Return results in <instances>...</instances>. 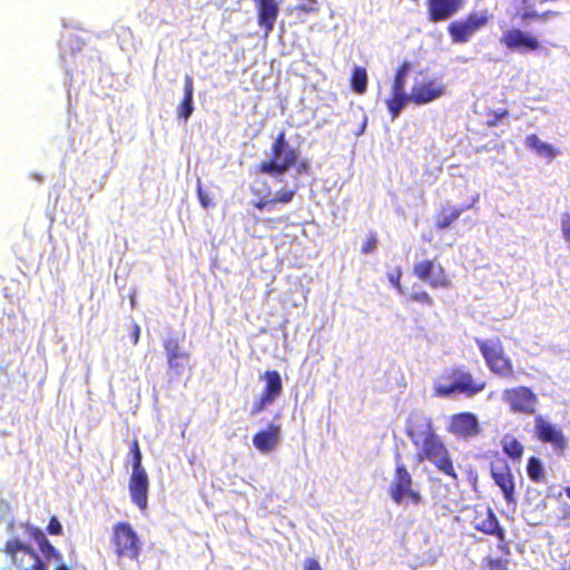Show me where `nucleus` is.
<instances>
[{
  "label": "nucleus",
  "mask_w": 570,
  "mask_h": 570,
  "mask_svg": "<svg viewBox=\"0 0 570 570\" xmlns=\"http://www.w3.org/2000/svg\"><path fill=\"white\" fill-rule=\"evenodd\" d=\"M405 434L417 449L415 462H431L435 469L452 480H458V473L449 449L435 432L431 417L422 412H412L405 422Z\"/></svg>",
  "instance_id": "obj_1"
},
{
  "label": "nucleus",
  "mask_w": 570,
  "mask_h": 570,
  "mask_svg": "<svg viewBox=\"0 0 570 570\" xmlns=\"http://www.w3.org/2000/svg\"><path fill=\"white\" fill-rule=\"evenodd\" d=\"M487 387L485 381H478L473 374L461 367L444 371L434 385V394L440 397H449L453 394H463L472 397Z\"/></svg>",
  "instance_id": "obj_2"
},
{
  "label": "nucleus",
  "mask_w": 570,
  "mask_h": 570,
  "mask_svg": "<svg viewBox=\"0 0 570 570\" xmlns=\"http://www.w3.org/2000/svg\"><path fill=\"white\" fill-rule=\"evenodd\" d=\"M298 150L286 140L284 130L279 131L271 146V157L257 166V171L271 176H281L293 168L298 159Z\"/></svg>",
  "instance_id": "obj_3"
},
{
  "label": "nucleus",
  "mask_w": 570,
  "mask_h": 570,
  "mask_svg": "<svg viewBox=\"0 0 570 570\" xmlns=\"http://www.w3.org/2000/svg\"><path fill=\"white\" fill-rule=\"evenodd\" d=\"M132 472L128 481L130 499L140 511L148 507L149 479L142 466V454L138 440H132L130 448Z\"/></svg>",
  "instance_id": "obj_4"
},
{
  "label": "nucleus",
  "mask_w": 570,
  "mask_h": 570,
  "mask_svg": "<svg viewBox=\"0 0 570 570\" xmlns=\"http://www.w3.org/2000/svg\"><path fill=\"white\" fill-rule=\"evenodd\" d=\"M475 343L491 373L505 379L515 377L513 363L505 354L503 344L499 337L493 340L475 338Z\"/></svg>",
  "instance_id": "obj_5"
},
{
  "label": "nucleus",
  "mask_w": 570,
  "mask_h": 570,
  "mask_svg": "<svg viewBox=\"0 0 570 570\" xmlns=\"http://www.w3.org/2000/svg\"><path fill=\"white\" fill-rule=\"evenodd\" d=\"M111 544L118 559L137 561L141 553L142 543L127 521H119L112 527Z\"/></svg>",
  "instance_id": "obj_6"
},
{
  "label": "nucleus",
  "mask_w": 570,
  "mask_h": 570,
  "mask_svg": "<svg viewBox=\"0 0 570 570\" xmlns=\"http://www.w3.org/2000/svg\"><path fill=\"white\" fill-rule=\"evenodd\" d=\"M2 552L18 570H47L45 561L36 550L19 538L8 539Z\"/></svg>",
  "instance_id": "obj_7"
},
{
  "label": "nucleus",
  "mask_w": 570,
  "mask_h": 570,
  "mask_svg": "<svg viewBox=\"0 0 570 570\" xmlns=\"http://www.w3.org/2000/svg\"><path fill=\"white\" fill-rule=\"evenodd\" d=\"M471 524L475 531L494 537L498 541L497 549L499 552L509 553L505 529L500 524L498 517L490 507L475 510Z\"/></svg>",
  "instance_id": "obj_8"
},
{
  "label": "nucleus",
  "mask_w": 570,
  "mask_h": 570,
  "mask_svg": "<svg viewBox=\"0 0 570 570\" xmlns=\"http://www.w3.org/2000/svg\"><path fill=\"white\" fill-rule=\"evenodd\" d=\"M492 14L488 11L470 12L464 19L450 22L446 27L451 42L455 45L466 43L482 28H484Z\"/></svg>",
  "instance_id": "obj_9"
},
{
  "label": "nucleus",
  "mask_w": 570,
  "mask_h": 570,
  "mask_svg": "<svg viewBox=\"0 0 570 570\" xmlns=\"http://www.w3.org/2000/svg\"><path fill=\"white\" fill-rule=\"evenodd\" d=\"M501 397L511 413L528 416L537 413L539 399L529 386L518 385L504 389Z\"/></svg>",
  "instance_id": "obj_10"
},
{
  "label": "nucleus",
  "mask_w": 570,
  "mask_h": 570,
  "mask_svg": "<svg viewBox=\"0 0 570 570\" xmlns=\"http://www.w3.org/2000/svg\"><path fill=\"white\" fill-rule=\"evenodd\" d=\"M412 485L413 480L406 466L402 462L397 463L393 482L389 489L391 499L397 504L402 503L404 499H409L413 504H419L422 497Z\"/></svg>",
  "instance_id": "obj_11"
},
{
  "label": "nucleus",
  "mask_w": 570,
  "mask_h": 570,
  "mask_svg": "<svg viewBox=\"0 0 570 570\" xmlns=\"http://www.w3.org/2000/svg\"><path fill=\"white\" fill-rule=\"evenodd\" d=\"M534 435L541 443L550 444L558 455H563L568 448V440L562 430L541 414L534 416Z\"/></svg>",
  "instance_id": "obj_12"
},
{
  "label": "nucleus",
  "mask_w": 570,
  "mask_h": 570,
  "mask_svg": "<svg viewBox=\"0 0 570 570\" xmlns=\"http://www.w3.org/2000/svg\"><path fill=\"white\" fill-rule=\"evenodd\" d=\"M413 274L433 289L451 286V279L445 268L441 264H436L434 259H423L415 263Z\"/></svg>",
  "instance_id": "obj_13"
},
{
  "label": "nucleus",
  "mask_w": 570,
  "mask_h": 570,
  "mask_svg": "<svg viewBox=\"0 0 570 570\" xmlns=\"http://www.w3.org/2000/svg\"><path fill=\"white\" fill-rule=\"evenodd\" d=\"M491 478L502 492L503 499L508 504H515V481L512 469L504 461L500 460L490 466Z\"/></svg>",
  "instance_id": "obj_14"
},
{
  "label": "nucleus",
  "mask_w": 570,
  "mask_h": 570,
  "mask_svg": "<svg viewBox=\"0 0 570 570\" xmlns=\"http://www.w3.org/2000/svg\"><path fill=\"white\" fill-rule=\"evenodd\" d=\"M446 431L461 439H470L480 433V424L475 414L460 412L450 416Z\"/></svg>",
  "instance_id": "obj_15"
},
{
  "label": "nucleus",
  "mask_w": 570,
  "mask_h": 570,
  "mask_svg": "<svg viewBox=\"0 0 570 570\" xmlns=\"http://www.w3.org/2000/svg\"><path fill=\"white\" fill-rule=\"evenodd\" d=\"M446 86L438 79H429L412 86L410 98L415 105H426L445 95Z\"/></svg>",
  "instance_id": "obj_16"
},
{
  "label": "nucleus",
  "mask_w": 570,
  "mask_h": 570,
  "mask_svg": "<svg viewBox=\"0 0 570 570\" xmlns=\"http://www.w3.org/2000/svg\"><path fill=\"white\" fill-rule=\"evenodd\" d=\"M501 43L509 50H527L537 51L540 42L532 33L522 31L519 28H510L505 30L500 39Z\"/></svg>",
  "instance_id": "obj_17"
},
{
  "label": "nucleus",
  "mask_w": 570,
  "mask_h": 570,
  "mask_svg": "<svg viewBox=\"0 0 570 570\" xmlns=\"http://www.w3.org/2000/svg\"><path fill=\"white\" fill-rule=\"evenodd\" d=\"M464 6V0H426L428 19L441 22L456 14Z\"/></svg>",
  "instance_id": "obj_18"
},
{
  "label": "nucleus",
  "mask_w": 570,
  "mask_h": 570,
  "mask_svg": "<svg viewBox=\"0 0 570 570\" xmlns=\"http://www.w3.org/2000/svg\"><path fill=\"white\" fill-rule=\"evenodd\" d=\"M257 11V23L263 28L265 36H268L275 27L279 14L277 0H253Z\"/></svg>",
  "instance_id": "obj_19"
},
{
  "label": "nucleus",
  "mask_w": 570,
  "mask_h": 570,
  "mask_svg": "<svg viewBox=\"0 0 570 570\" xmlns=\"http://www.w3.org/2000/svg\"><path fill=\"white\" fill-rule=\"evenodd\" d=\"M281 436V426L278 424H268L266 430L258 431L253 436L254 446L263 453L273 451Z\"/></svg>",
  "instance_id": "obj_20"
},
{
  "label": "nucleus",
  "mask_w": 570,
  "mask_h": 570,
  "mask_svg": "<svg viewBox=\"0 0 570 570\" xmlns=\"http://www.w3.org/2000/svg\"><path fill=\"white\" fill-rule=\"evenodd\" d=\"M164 348L167 355L168 366L179 374L183 367V362L187 361L189 354L185 351L177 338H167L164 341Z\"/></svg>",
  "instance_id": "obj_21"
},
{
  "label": "nucleus",
  "mask_w": 570,
  "mask_h": 570,
  "mask_svg": "<svg viewBox=\"0 0 570 570\" xmlns=\"http://www.w3.org/2000/svg\"><path fill=\"white\" fill-rule=\"evenodd\" d=\"M194 80L191 76L186 75L184 78V98L177 107L178 118L188 120L194 111Z\"/></svg>",
  "instance_id": "obj_22"
},
{
  "label": "nucleus",
  "mask_w": 570,
  "mask_h": 570,
  "mask_svg": "<svg viewBox=\"0 0 570 570\" xmlns=\"http://www.w3.org/2000/svg\"><path fill=\"white\" fill-rule=\"evenodd\" d=\"M468 206H446L442 207L435 215V227L439 230H443L449 228L455 220L459 219V217L462 215V213L468 209Z\"/></svg>",
  "instance_id": "obj_23"
},
{
  "label": "nucleus",
  "mask_w": 570,
  "mask_h": 570,
  "mask_svg": "<svg viewBox=\"0 0 570 570\" xmlns=\"http://www.w3.org/2000/svg\"><path fill=\"white\" fill-rule=\"evenodd\" d=\"M525 145L528 148L534 150L538 156L548 160H552L558 154V150L553 146L541 141L535 134L525 137Z\"/></svg>",
  "instance_id": "obj_24"
},
{
  "label": "nucleus",
  "mask_w": 570,
  "mask_h": 570,
  "mask_svg": "<svg viewBox=\"0 0 570 570\" xmlns=\"http://www.w3.org/2000/svg\"><path fill=\"white\" fill-rule=\"evenodd\" d=\"M263 379L265 380V386L262 394L275 401L283 391L279 373L277 371H266L263 374Z\"/></svg>",
  "instance_id": "obj_25"
},
{
  "label": "nucleus",
  "mask_w": 570,
  "mask_h": 570,
  "mask_svg": "<svg viewBox=\"0 0 570 570\" xmlns=\"http://www.w3.org/2000/svg\"><path fill=\"white\" fill-rule=\"evenodd\" d=\"M410 101V94L391 90V97L386 99V107L390 111L391 119H396L403 107Z\"/></svg>",
  "instance_id": "obj_26"
},
{
  "label": "nucleus",
  "mask_w": 570,
  "mask_h": 570,
  "mask_svg": "<svg viewBox=\"0 0 570 570\" xmlns=\"http://www.w3.org/2000/svg\"><path fill=\"white\" fill-rule=\"evenodd\" d=\"M499 557L491 554L485 556L481 561V570H509L511 548L509 547V553L499 552Z\"/></svg>",
  "instance_id": "obj_27"
},
{
  "label": "nucleus",
  "mask_w": 570,
  "mask_h": 570,
  "mask_svg": "<svg viewBox=\"0 0 570 570\" xmlns=\"http://www.w3.org/2000/svg\"><path fill=\"white\" fill-rule=\"evenodd\" d=\"M352 90L357 95L365 94L367 89L368 77L364 67H355L351 76Z\"/></svg>",
  "instance_id": "obj_28"
},
{
  "label": "nucleus",
  "mask_w": 570,
  "mask_h": 570,
  "mask_svg": "<svg viewBox=\"0 0 570 570\" xmlns=\"http://www.w3.org/2000/svg\"><path fill=\"white\" fill-rule=\"evenodd\" d=\"M527 474L534 483H543L546 481V471L539 458L530 456L528 459Z\"/></svg>",
  "instance_id": "obj_29"
},
{
  "label": "nucleus",
  "mask_w": 570,
  "mask_h": 570,
  "mask_svg": "<svg viewBox=\"0 0 570 570\" xmlns=\"http://www.w3.org/2000/svg\"><path fill=\"white\" fill-rule=\"evenodd\" d=\"M502 450L513 461H519L524 452V448L520 441L513 436H508L502 440Z\"/></svg>",
  "instance_id": "obj_30"
},
{
  "label": "nucleus",
  "mask_w": 570,
  "mask_h": 570,
  "mask_svg": "<svg viewBox=\"0 0 570 570\" xmlns=\"http://www.w3.org/2000/svg\"><path fill=\"white\" fill-rule=\"evenodd\" d=\"M411 63L409 61H403L396 69L392 90L405 92L406 78L411 71Z\"/></svg>",
  "instance_id": "obj_31"
},
{
  "label": "nucleus",
  "mask_w": 570,
  "mask_h": 570,
  "mask_svg": "<svg viewBox=\"0 0 570 570\" xmlns=\"http://www.w3.org/2000/svg\"><path fill=\"white\" fill-rule=\"evenodd\" d=\"M412 303H419L420 305L425 307L434 306L433 297L423 288H413L412 292L407 295V297L405 298L406 306L409 307Z\"/></svg>",
  "instance_id": "obj_32"
},
{
  "label": "nucleus",
  "mask_w": 570,
  "mask_h": 570,
  "mask_svg": "<svg viewBox=\"0 0 570 570\" xmlns=\"http://www.w3.org/2000/svg\"><path fill=\"white\" fill-rule=\"evenodd\" d=\"M293 11L303 14H316L320 12L321 4L318 0H296Z\"/></svg>",
  "instance_id": "obj_33"
},
{
  "label": "nucleus",
  "mask_w": 570,
  "mask_h": 570,
  "mask_svg": "<svg viewBox=\"0 0 570 570\" xmlns=\"http://www.w3.org/2000/svg\"><path fill=\"white\" fill-rule=\"evenodd\" d=\"M39 550L47 560L53 559L57 562L63 560L61 552L48 539L39 546Z\"/></svg>",
  "instance_id": "obj_34"
},
{
  "label": "nucleus",
  "mask_w": 570,
  "mask_h": 570,
  "mask_svg": "<svg viewBox=\"0 0 570 570\" xmlns=\"http://www.w3.org/2000/svg\"><path fill=\"white\" fill-rule=\"evenodd\" d=\"M401 278H402L401 267H396L394 271H392L387 274V279L391 283V285L395 288V291L399 294L403 295L405 293V289L401 283Z\"/></svg>",
  "instance_id": "obj_35"
},
{
  "label": "nucleus",
  "mask_w": 570,
  "mask_h": 570,
  "mask_svg": "<svg viewBox=\"0 0 570 570\" xmlns=\"http://www.w3.org/2000/svg\"><path fill=\"white\" fill-rule=\"evenodd\" d=\"M377 234L375 232H370L361 248V253L364 255L374 253L377 249Z\"/></svg>",
  "instance_id": "obj_36"
},
{
  "label": "nucleus",
  "mask_w": 570,
  "mask_h": 570,
  "mask_svg": "<svg viewBox=\"0 0 570 570\" xmlns=\"http://www.w3.org/2000/svg\"><path fill=\"white\" fill-rule=\"evenodd\" d=\"M23 528L27 531V533L37 542L38 547L48 539L46 537V533L39 527L32 525L30 523H24Z\"/></svg>",
  "instance_id": "obj_37"
},
{
  "label": "nucleus",
  "mask_w": 570,
  "mask_h": 570,
  "mask_svg": "<svg viewBox=\"0 0 570 570\" xmlns=\"http://www.w3.org/2000/svg\"><path fill=\"white\" fill-rule=\"evenodd\" d=\"M46 532L50 535H61L63 533V528L56 515L50 518Z\"/></svg>",
  "instance_id": "obj_38"
},
{
  "label": "nucleus",
  "mask_w": 570,
  "mask_h": 570,
  "mask_svg": "<svg viewBox=\"0 0 570 570\" xmlns=\"http://www.w3.org/2000/svg\"><path fill=\"white\" fill-rule=\"evenodd\" d=\"M197 196L200 205L204 208H209L214 206V203L212 202L210 197L208 196V193L203 189L202 181L198 179L197 181Z\"/></svg>",
  "instance_id": "obj_39"
},
{
  "label": "nucleus",
  "mask_w": 570,
  "mask_h": 570,
  "mask_svg": "<svg viewBox=\"0 0 570 570\" xmlns=\"http://www.w3.org/2000/svg\"><path fill=\"white\" fill-rule=\"evenodd\" d=\"M294 196H295V190H292V189L279 190L276 194V196L273 197L274 205L276 203L288 204L293 200Z\"/></svg>",
  "instance_id": "obj_40"
},
{
  "label": "nucleus",
  "mask_w": 570,
  "mask_h": 570,
  "mask_svg": "<svg viewBox=\"0 0 570 570\" xmlns=\"http://www.w3.org/2000/svg\"><path fill=\"white\" fill-rule=\"evenodd\" d=\"M274 400H272L271 397L262 394L259 400L253 405L252 407V414L253 415H256L258 414L259 412H262L268 404L273 403Z\"/></svg>",
  "instance_id": "obj_41"
},
{
  "label": "nucleus",
  "mask_w": 570,
  "mask_h": 570,
  "mask_svg": "<svg viewBox=\"0 0 570 570\" xmlns=\"http://www.w3.org/2000/svg\"><path fill=\"white\" fill-rule=\"evenodd\" d=\"M508 115H509V111L507 109H503L501 111H493V112H491V118H489L487 120V126L489 128L495 127L499 124V121L502 118L507 117Z\"/></svg>",
  "instance_id": "obj_42"
},
{
  "label": "nucleus",
  "mask_w": 570,
  "mask_h": 570,
  "mask_svg": "<svg viewBox=\"0 0 570 570\" xmlns=\"http://www.w3.org/2000/svg\"><path fill=\"white\" fill-rule=\"evenodd\" d=\"M273 205H274L273 198H271V199L259 198V199L253 202V206L258 210L271 209L273 207Z\"/></svg>",
  "instance_id": "obj_43"
},
{
  "label": "nucleus",
  "mask_w": 570,
  "mask_h": 570,
  "mask_svg": "<svg viewBox=\"0 0 570 570\" xmlns=\"http://www.w3.org/2000/svg\"><path fill=\"white\" fill-rule=\"evenodd\" d=\"M304 570H323V569L316 559L307 558L304 562Z\"/></svg>",
  "instance_id": "obj_44"
},
{
  "label": "nucleus",
  "mask_w": 570,
  "mask_h": 570,
  "mask_svg": "<svg viewBox=\"0 0 570 570\" xmlns=\"http://www.w3.org/2000/svg\"><path fill=\"white\" fill-rule=\"evenodd\" d=\"M131 341L134 345H137L140 338V326L138 323L132 324V330L130 333Z\"/></svg>",
  "instance_id": "obj_45"
},
{
  "label": "nucleus",
  "mask_w": 570,
  "mask_h": 570,
  "mask_svg": "<svg viewBox=\"0 0 570 570\" xmlns=\"http://www.w3.org/2000/svg\"><path fill=\"white\" fill-rule=\"evenodd\" d=\"M521 20H539V12L537 11H525L520 16Z\"/></svg>",
  "instance_id": "obj_46"
},
{
  "label": "nucleus",
  "mask_w": 570,
  "mask_h": 570,
  "mask_svg": "<svg viewBox=\"0 0 570 570\" xmlns=\"http://www.w3.org/2000/svg\"><path fill=\"white\" fill-rule=\"evenodd\" d=\"M287 217H277V218H266L265 219V224L269 227V228H274V225L276 223H284L286 222Z\"/></svg>",
  "instance_id": "obj_47"
},
{
  "label": "nucleus",
  "mask_w": 570,
  "mask_h": 570,
  "mask_svg": "<svg viewBox=\"0 0 570 570\" xmlns=\"http://www.w3.org/2000/svg\"><path fill=\"white\" fill-rule=\"evenodd\" d=\"M308 170H309V164H308V161H307V160H302V161L298 164V166H297V171H298V173H301V174H302V173L306 174V173H308Z\"/></svg>",
  "instance_id": "obj_48"
},
{
  "label": "nucleus",
  "mask_w": 570,
  "mask_h": 570,
  "mask_svg": "<svg viewBox=\"0 0 570 570\" xmlns=\"http://www.w3.org/2000/svg\"><path fill=\"white\" fill-rule=\"evenodd\" d=\"M53 570H71V568L67 566L62 560L58 562L57 567Z\"/></svg>",
  "instance_id": "obj_49"
},
{
  "label": "nucleus",
  "mask_w": 570,
  "mask_h": 570,
  "mask_svg": "<svg viewBox=\"0 0 570 570\" xmlns=\"http://www.w3.org/2000/svg\"><path fill=\"white\" fill-rule=\"evenodd\" d=\"M553 12L552 11H544V12H541L539 13V20H547L548 17L552 16Z\"/></svg>",
  "instance_id": "obj_50"
},
{
  "label": "nucleus",
  "mask_w": 570,
  "mask_h": 570,
  "mask_svg": "<svg viewBox=\"0 0 570 570\" xmlns=\"http://www.w3.org/2000/svg\"><path fill=\"white\" fill-rule=\"evenodd\" d=\"M564 493H566L567 498L570 499V487L564 488Z\"/></svg>",
  "instance_id": "obj_51"
},
{
  "label": "nucleus",
  "mask_w": 570,
  "mask_h": 570,
  "mask_svg": "<svg viewBox=\"0 0 570 570\" xmlns=\"http://www.w3.org/2000/svg\"><path fill=\"white\" fill-rule=\"evenodd\" d=\"M522 4H527L529 0H519Z\"/></svg>",
  "instance_id": "obj_52"
},
{
  "label": "nucleus",
  "mask_w": 570,
  "mask_h": 570,
  "mask_svg": "<svg viewBox=\"0 0 570 570\" xmlns=\"http://www.w3.org/2000/svg\"><path fill=\"white\" fill-rule=\"evenodd\" d=\"M568 510H569V514H570V507L568 508Z\"/></svg>",
  "instance_id": "obj_53"
}]
</instances>
